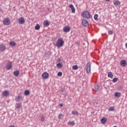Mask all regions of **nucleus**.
<instances>
[{
    "label": "nucleus",
    "mask_w": 127,
    "mask_h": 127,
    "mask_svg": "<svg viewBox=\"0 0 127 127\" xmlns=\"http://www.w3.org/2000/svg\"><path fill=\"white\" fill-rule=\"evenodd\" d=\"M64 45V40L62 39H59L56 43V47L58 48L62 47Z\"/></svg>",
    "instance_id": "1"
},
{
    "label": "nucleus",
    "mask_w": 127,
    "mask_h": 127,
    "mask_svg": "<svg viewBox=\"0 0 127 127\" xmlns=\"http://www.w3.org/2000/svg\"><path fill=\"white\" fill-rule=\"evenodd\" d=\"M81 16L84 18H87L88 19L91 18V14H90V12L88 11H83L81 14Z\"/></svg>",
    "instance_id": "2"
},
{
    "label": "nucleus",
    "mask_w": 127,
    "mask_h": 127,
    "mask_svg": "<svg viewBox=\"0 0 127 127\" xmlns=\"http://www.w3.org/2000/svg\"><path fill=\"white\" fill-rule=\"evenodd\" d=\"M3 24L4 25H9V24H10V20H9V18H4L3 20Z\"/></svg>",
    "instance_id": "3"
},
{
    "label": "nucleus",
    "mask_w": 127,
    "mask_h": 127,
    "mask_svg": "<svg viewBox=\"0 0 127 127\" xmlns=\"http://www.w3.org/2000/svg\"><path fill=\"white\" fill-rule=\"evenodd\" d=\"M91 72V63L88 62L86 64V73L89 74Z\"/></svg>",
    "instance_id": "4"
},
{
    "label": "nucleus",
    "mask_w": 127,
    "mask_h": 127,
    "mask_svg": "<svg viewBox=\"0 0 127 127\" xmlns=\"http://www.w3.org/2000/svg\"><path fill=\"white\" fill-rule=\"evenodd\" d=\"M82 24L83 26L85 27H88L89 26V22L85 19L82 20Z\"/></svg>",
    "instance_id": "5"
},
{
    "label": "nucleus",
    "mask_w": 127,
    "mask_h": 127,
    "mask_svg": "<svg viewBox=\"0 0 127 127\" xmlns=\"http://www.w3.org/2000/svg\"><path fill=\"white\" fill-rule=\"evenodd\" d=\"M24 22H25V20H24V18L23 17H21L18 19V23L19 24H24Z\"/></svg>",
    "instance_id": "6"
},
{
    "label": "nucleus",
    "mask_w": 127,
    "mask_h": 127,
    "mask_svg": "<svg viewBox=\"0 0 127 127\" xmlns=\"http://www.w3.org/2000/svg\"><path fill=\"white\" fill-rule=\"evenodd\" d=\"M12 63L11 62H8L6 66V68L7 70H10L11 69V67H12Z\"/></svg>",
    "instance_id": "7"
},
{
    "label": "nucleus",
    "mask_w": 127,
    "mask_h": 127,
    "mask_svg": "<svg viewBox=\"0 0 127 127\" xmlns=\"http://www.w3.org/2000/svg\"><path fill=\"white\" fill-rule=\"evenodd\" d=\"M43 79H48V77H49V74L47 72H44L42 75Z\"/></svg>",
    "instance_id": "8"
},
{
    "label": "nucleus",
    "mask_w": 127,
    "mask_h": 127,
    "mask_svg": "<svg viewBox=\"0 0 127 127\" xmlns=\"http://www.w3.org/2000/svg\"><path fill=\"white\" fill-rule=\"evenodd\" d=\"M120 64L123 67H126L127 65V61L125 60H122L120 62Z\"/></svg>",
    "instance_id": "9"
},
{
    "label": "nucleus",
    "mask_w": 127,
    "mask_h": 127,
    "mask_svg": "<svg viewBox=\"0 0 127 127\" xmlns=\"http://www.w3.org/2000/svg\"><path fill=\"white\" fill-rule=\"evenodd\" d=\"M5 50V46L3 44L0 45V52H3Z\"/></svg>",
    "instance_id": "10"
},
{
    "label": "nucleus",
    "mask_w": 127,
    "mask_h": 127,
    "mask_svg": "<svg viewBox=\"0 0 127 127\" xmlns=\"http://www.w3.org/2000/svg\"><path fill=\"white\" fill-rule=\"evenodd\" d=\"M22 99V96L21 94H19L16 98H15V101L16 102H19L20 100Z\"/></svg>",
    "instance_id": "11"
},
{
    "label": "nucleus",
    "mask_w": 127,
    "mask_h": 127,
    "mask_svg": "<svg viewBox=\"0 0 127 127\" xmlns=\"http://www.w3.org/2000/svg\"><path fill=\"white\" fill-rule=\"evenodd\" d=\"M70 27L66 26L64 28V32H69L70 31Z\"/></svg>",
    "instance_id": "12"
},
{
    "label": "nucleus",
    "mask_w": 127,
    "mask_h": 127,
    "mask_svg": "<svg viewBox=\"0 0 127 127\" xmlns=\"http://www.w3.org/2000/svg\"><path fill=\"white\" fill-rule=\"evenodd\" d=\"M22 107V104H21V103H17L16 104V106H15V108L16 109H20V108Z\"/></svg>",
    "instance_id": "13"
},
{
    "label": "nucleus",
    "mask_w": 127,
    "mask_h": 127,
    "mask_svg": "<svg viewBox=\"0 0 127 127\" xmlns=\"http://www.w3.org/2000/svg\"><path fill=\"white\" fill-rule=\"evenodd\" d=\"M44 26L47 27L49 26L50 23L48 21V20H45L43 23Z\"/></svg>",
    "instance_id": "14"
},
{
    "label": "nucleus",
    "mask_w": 127,
    "mask_h": 127,
    "mask_svg": "<svg viewBox=\"0 0 127 127\" xmlns=\"http://www.w3.org/2000/svg\"><path fill=\"white\" fill-rule=\"evenodd\" d=\"M2 94L4 97H7V96L9 95V92L7 90H5L2 92Z\"/></svg>",
    "instance_id": "15"
},
{
    "label": "nucleus",
    "mask_w": 127,
    "mask_h": 127,
    "mask_svg": "<svg viewBox=\"0 0 127 127\" xmlns=\"http://www.w3.org/2000/svg\"><path fill=\"white\" fill-rule=\"evenodd\" d=\"M108 77L109 78H111V79H113L114 77V74H113V73L111 71H109L108 73Z\"/></svg>",
    "instance_id": "16"
},
{
    "label": "nucleus",
    "mask_w": 127,
    "mask_h": 127,
    "mask_svg": "<svg viewBox=\"0 0 127 127\" xmlns=\"http://www.w3.org/2000/svg\"><path fill=\"white\" fill-rule=\"evenodd\" d=\"M101 124H103V125H105L107 123V118H102L101 120Z\"/></svg>",
    "instance_id": "17"
},
{
    "label": "nucleus",
    "mask_w": 127,
    "mask_h": 127,
    "mask_svg": "<svg viewBox=\"0 0 127 127\" xmlns=\"http://www.w3.org/2000/svg\"><path fill=\"white\" fill-rule=\"evenodd\" d=\"M69 7L71 9L72 13H75V7H74V6L73 5V4H70L69 5Z\"/></svg>",
    "instance_id": "18"
},
{
    "label": "nucleus",
    "mask_w": 127,
    "mask_h": 127,
    "mask_svg": "<svg viewBox=\"0 0 127 127\" xmlns=\"http://www.w3.org/2000/svg\"><path fill=\"white\" fill-rule=\"evenodd\" d=\"M13 75L15 76V77H18L19 75V70H15L13 72Z\"/></svg>",
    "instance_id": "19"
},
{
    "label": "nucleus",
    "mask_w": 127,
    "mask_h": 127,
    "mask_svg": "<svg viewBox=\"0 0 127 127\" xmlns=\"http://www.w3.org/2000/svg\"><path fill=\"white\" fill-rule=\"evenodd\" d=\"M40 122H42V123H43V122H44V121H45V117H44V115H41L40 116Z\"/></svg>",
    "instance_id": "20"
},
{
    "label": "nucleus",
    "mask_w": 127,
    "mask_h": 127,
    "mask_svg": "<svg viewBox=\"0 0 127 127\" xmlns=\"http://www.w3.org/2000/svg\"><path fill=\"white\" fill-rule=\"evenodd\" d=\"M114 95L116 98H120L121 97V93L119 92H115Z\"/></svg>",
    "instance_id": "21"
},
{
    "label": "nucleus",
    "mask_w": 127,
    "mask_h": 127,
    "mask_svg": "<svg viewBox=\"0 0 127 127\" xmlns=\"http://www.w3.org/2000/svg\"><path fill=\"white\" fill-rule=\"evenodd\" d=\"M9 45L10 46H11V47H14V46L16 45V44L15 43V42L12 41L9 43Z\"/></svg>",
    "instance_id": "22"
},
{
    "label": "nucleus",
    "mask_w": 127,
    "mask_h": 127,
    "mask_svg": "<svg viewBox=\"0 0 127 127\" xmlns=\"http://www.w3.org/2000/svg\"><path fill=\"white\" fill-rule=\"evenodd\" d=\"M67 125L68 126H71L72 127H73V126H75V122L74 121L68 122L67 123Z\"/></svg>",
    "instance_id": "23"
},
{
    "label": "nucleus",
    "mask_w": 127,
    "mask_h": 127,
    "mask_svg": "<svg viewBox=\"0 0 127 127\" xmlns=\"http://www.w3.org/2000/svg\"><path fill=\"white\" fill-rule=\"evenodd\" d=\"M114 5L116 6L119 5V4H121V1L119 0H117L115 2H114Z\"/></svg>",
    "instance_id": "24"
},
{
    "label": "nucleus",
    "mask_w": 127,
    "mask_h": 127,
    "mask_svg": "<svg viewBox=\"0 0 127 127\" xmlns=\"http://www.w3.org/2000/svg\"><path fill=\"white\" fill-rule=\"evenodd\" d=\"M35 29L36 30H39L40 29V25L39 24H37L36 25L35 27Z\"/></svg>",
    "instance_id": "25"
},
{
    "label": "nucleus",
    "mask_w": 127,
    "mask_h": 127,
    "mask_svg": "<svg viewBox=\"0 0 127 127\" xmlns=\"http://www.w3.org/2000/svg\"><path fill=\"white\" fill-rule=\"evenodd\" d=\"M71 115H76V116H79V112L77 111H73L71 112Z\"/></svg>",
    "instance_id": "26"
},
{
    "label": "nucleus",
    "mask_w": 127,
    "mask_h": 127,
    "mask_svg": "<svg viewBox=\"0 0 127 127\" xmlns=\"http://www.w3.org/2000/svg\"><path fill=\"white\" fill-rule=\"evenodd\" d=\"M108 111L109 112H114V111H115V108L114 107H110L108 109Z\"/></svg>",
    "instance_id": "27"
},
{
    "label": "nucleus",
    "mask_w": 127,
    "mask_h": 127,
    "mask_svg": "<svg viewBox=\"0 0 127 127\" xmlns=\"http://www.w3.org/2000/svg\"><path fill=\"white\" fill-rule=\"evenodd\" d=\"M30 92L29 91V90H26L25 91L24 94L25 95V96H28V95H29Z\"/></svg>",
    "instance_id": "28"
},
{
    "label": "nucleus",
    "mask_w": 127,
    "mask_h": 127,
    "mask_svg": "<svg viewBox=\"0 0 127 127\" xmlns=\"http://www.w3.org/2000/svg\"><path fill=\"white\" fill-rule=\"evenodd\" d=\"M95 91L97 92L98 90H99V85H95L94 86Z\"/></svg>",
    "instance_id": "29"
},
{
    "label": "nucleus",
    "mask_w": 127,
    "mask_h": 127,
    "mask_svg": "<svg viewBox=\"0 0 127 127\" xmlns=\"http://www.w3.org/2000/svg\"><path fill=\"white\" fill-rule=\"evenodd\" d=\"M57 66L58 67H59V68H62L63 67V65H62V64H61L60 63H59L57 64Z\"/></svg>",
    "instance_id": "30"
},
{
    "label": "nucleus",
    "mask_w": 127,
    "mask_h": 127,
    "mask_svg": "<svg viewBox=\"0 0 127 127\" xmlns=\"http://www.w3.org/2000/svg\"><path fill=\"white\" fill-rule=\"evenodd\" d=\"M78 69V65H73L72 69L73 70H77Z\"/></svg>",
    "instance_id": "31"
},
{
    "label": "nucleus",
    "mask_w": 127,
    "mask_h": 127,
    "mask_svg": "<svg viewBox=\"0 0 127 127\" xmlns=\"http://www.w3.org/2000/svg\"><path fill=\"white\" fill-rule=\"evenodd\" d=\"M98 15L97 14H95L94 15V18L95 20H98Z\"/></svg>",
    "instance_id": "32"
},
{
    "label": "nucleus",
    "mask_w": 127,
    "mask_h": 127,
    "mask_svg": "<svg viewBox=\"0 0 127 127\" xmlns=\"http://www.w3.org/2000/svg\"><path fill=\"white\" fill-rule=\"evenodd\" d=\"M118 80H119V79L117 77H115L113 78V81L114 82V83H116V82H118Z\"/></svg>",
    "instance_id": "33"
},
{
    "label": "nucleus",
    "mask_w": 127,
    "mask_h": 127,
    "mask_svg": "<svg viewBox=\"0 0 127 127\" xmlns=\"http://www.w3.org/2000/svg\"><path fill=\"white\" fill-rule=\"evenodd\" d=\"M58 76L61 77V76H62V72H61V71L59 72L58 73Z\"/></svg>",
    "instance_id": "34"
},
{
    "label": "nucleus",
    "mask_w": 127,
    "mask_h": 127,
    "mask_svg": "<svg viewBox=\"0 0 127 127\" xmlns=\"http://www.w3.org/2000/svg\"><path fill=\"white\" fill-rule=\"evenodd\" d=\"M63 114H59V116H58V119H61V117H63Z\"/></svg>",
    "instance_id": "35"
},
{
    "label": "nucleus",
    "mask_w": 127,
    "mask_h": 127,
    "mask_svg": "<svg viewBox=\"0 0 127 127\" xmlns=\"http://www.w3.org/2000/svg\"><path fill=\"white\" fill-rule=\"evenodd\" d=\"M108 33L110 35H112L113 34V31H109Z\"/></svg>",
    "instance_id": "36"
},
{
    "label": "nucleus",
    "mask_w": 127,
    "mask_h": 127,
    "mask_svg": "<svg viewBox=\"0 0 127 127\" xmlns=\"http://www.w3.org/2000/svg\"><path fill=\"white\" fill-rule=\"evenodd\" d=\"M60 107H63V104H60Z\"/></svg>",
    "instance_id": "37"
},
{
    "label": "nucleus",
    "mask_w": 127,
    "mask_h": 127,
    "mask_svg": "<svg viewBox=\"0 0 127 127\" xmlns=\"http://www.w3.org/2000/svg\"><path fill=\"white\" fill-rule=\"evenodd\" d=\"M106 1H110L111 0H105Z\"/></svg>",
    "instance_id": "38"
},
{
    "label": "nucleus",
    "mask_w": 127,
    "mask_h": 127,
    "mask_svg": "<svg viewBox=\"0 0 127 127\" xmlns=\"http://www.w3.org/2000/svg\"><path fill=\"white\" fill-rule=\"evenodd\" d=\"M80 0V1H81V0Z\"/></svg>",
    "instance_id": "39"
}]
</instances>
